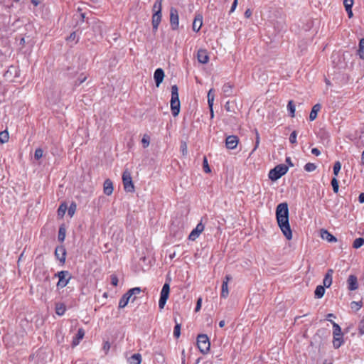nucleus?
I'll list each match as a JSON object with an SVG mask.
<instances>
[{"instance_id": "nucleus-1", "label": "nucleus", "mask_w": 364, "mask_h": 364, "mask_svg": "<svg viewBox=\"0 0 364 364\" xmlns=\"http://www.w3.org/2000/svg\"><path fill=\"white\" fill-rule=\"evenodd\" d=\"M276 218L279 227L287 240L292 238L289 221V208L287 203H279L276 208Z\"/></svg>"}, {"instance_id": "nucleus-2", "label": "nucleus", "mask_w": 364, "mask_h": 364, "mask_svg": "<svg viewBox=\"0 0 364 364\" xmlns=\"http://www.w3.org/2000/svg\"><path fill=\"white\" fill-rule=\"evenodd\" d=\"M180 100L178 97V87L174 85L171 87V109L173 117L178 115L180 112Z\"/></svg>"}, {"instance_id": "nucleus-3", "label": "nucleus", "mask_w": 364, "mask_h": 364, "mask_svg": "<svg viewBox=\"0 0 364 364\" xmlns=\"http://www.w3.org/2000/svg\"><path fill=\"white\" fill-rule=\"evenodd\" d=\"M288 166L284 164H279L274 168L271 169L269 172V178L270 180L274 181L280 178L282 176L286 174L288 171Z\"/></svg>"}, {"instance_id": "nucleus-4", "label": "nucleus", "mask_w": 364, "mask_h": 364, "mask_svg": "<svg viewBox=\"0 0 364 364\" xmlns=\"http://www.w3.org/2000/svg\"><path fill=\"white\" fill-rule=\"evenodd\" d=\"M332 324H333V345L335 348H338L343 343V333L341 332V328L338 323L332 321Z\"/></svg>"}, {"instance_id": "nucleus-5", "label": "nucleus", "mask_w": 364, "mask_h": 364, "mask_svg": "<svg viewBox=\"0 0 364 364\" xmlns=\"http://www.w3.org/2000/svg\"><path fill=\"white\" fill-rule=\"evenodd\" d=\"M197 346L203 354H206L210 350V343L205 334H200L197 337Z\"/></svg>"}, {"instance_id": "nucleus-6", "label": "nucleus", "mask_w": 364, "mask_h": 364, "mask_svg": "<svg viewBox=\"0 0 364 364\" xmlns=\"http://www.w3.org/2000/svg\"><path fill=\"white\" fill-rule=\"evenodd\" d=\"M55 277L58 278V282L57 283L58 289H63L66 287L71 279L70 273L65 270L58 272L55 274Z\"/></svg>"}, {"instance_id": "nucleus-7", "label": "nucleus", "mask_w": 364, "mask_h": 364, "mask_svg": "<svg viewBox=\"0 0 364 364\" xmlns=\"http://www.w3.org/2000/svg\"><path fill=\"white\" fill-rule=\"evenodd\" d=\"M122 182L124 188L127 192H134V186L132 181L131 173L127 171H124L122 173Z\"/></svg>"}, {"instance_id": "nucleus-8", "label": "nucleus", "mask_w": 364, "mask_h": 364, "mask_svg": "<svg viewBox=\"0 0 364 364\" xmlns=\"http://www.w3.org/2000/svg\"><path fill=\"white\" fill-rule=\"evenodd\" d=\"M170 286L168 283H165L162 287L160 299L159 301V307L163 309L169 296Z\"/></svg>"}, {"instance_id": "nucleus-9", "label": "nucleus", "mask_w": 364, "mask_h": 364, "mask_svg": "<svg viewBox=\"0 0 364 364\" xmlns=\"http://www.w3.org/2000/svg\"><path fill=\"white\" fill-rule=\"evenodd\" d=\"M170 25L173 30H177L179 25L178 12L176 8L170 9Z\"/></svg>"}, {"instance_id": "nucleus-10", "label": "nucleus", "mask_w": 364, "mask_h": 364, "mask_svg": "<svg viewBox=\"0 0 364 364\" xmlns=\"http://www.w3.org/2000/svg\"><path fill=\"white\" fill-rule=\"evenodd\" d=\"M204 225L202 223H199L196 227L191 232L188 239L190 240L194 241L196 240L200 235V234L203 231Z\"/></svg>"}, {"instance_id": "nucleus-11", "label": "nucleus", "mask_w": 364, "mask_h": 364, "mask_svg": "<svg viewBox=\"0 0 364 364\" xmlns=\"http://www.w3.org/2000/svg\"><path fill=\"white\" fill-rule=\"evenodd\" d=\"M238 137L235 135L228 136L225 139V146L228 149H234L238 144Z\"/></svg>"}, {"instance_id": "nucleus-12", "label": "nucleus", "mask_w": 364, "mask_h": 364, "mask_svg": "<svg viewBox=\"0 0 364 364\" xmlns=\"http://www.w3.org/2000/svg\"><path fill=\"white\" fill-rule=\"evenodd\" d=\"M55 256L60 262L65 263L66 250L63 246H58L55 248Z\"/></svg>"}, {"instance_id": "nucleus-13", "label": "nucleus", "mask_w": 364, "mask_h": 364, "mask_svg": "<svg viewBox=\"0 0 364 364\" xmlns=\"http://www.w3.org/2000/svg\"><path fill=\"white\" fill-rule=\"evenodd\" d=\"M230 275H226L222 284L221 297L227 298L229 294L228 291V282L231 280Z\"/></svg>"}, {"instance_id": "nucleus-14", "label": "nucleus", "mask_w": 364, "mask_h": 364, "mask_svg": "<svg viewBox=\"0 0 364 364\" xmlns=\"http://www.w3.org/2000/svg\"><path fill=\"white\" fill-rule=\"evenodd\" d=\"M348 289L350 291H355L358 288V279L356 276L351 274L347 279Z\"/></svg>"}, {"instance_id": "nucleus-15", "label": "nucleus", "mask_w": 364, "mask_h": 364, "mask_svg": "<svg viewBox=\"0 0 364 364\" xmlns=\"http://www.w3.org/2000/svg\"><path fill=\"white\" fill-rule=\"evenodd\" d=\"M197 58L199 63L206 64L209 60L208 52L205 49H200L197 53Z\"/></svg>"}, {"instance_id": "nucleus-16", "label": "nucleus", "mask_w": 364, "mask_h": 364, "mask_svg": "<svg viewBox=\"0 0 364 364\" xmlns=\"http://www.w3.org/2000/svg\"><path fill=\"white\" fill-rule=\"evenodd\" d=\"M154 78L156 87H159L160 84L163 82L164 78V72L161 68H157L154 74Z\"/></svg>"}, {"instance_id": "nucleus-17", "label": "nucleus", "mask_w": 364, "mask_h": 364, "mask_svg": "<svg viewBox=\"0 0 364 364\" xmlns=\"http://www.w3.org/2000/svg\"><path fill=\"white\" fill-rule=\"evenodd\" d=\"M161 21V13H160V9L156 11L152 16V26L154 31H157L159 25Z\"/></svg>"}, {"instance_id": "nucleus-18", "label": "nucleus", "mask_w": 364, "mask_h": 364, "mask_svg": "<svg viewBox=\"0 0 364 364\" xmlns=\"http://www.w3.org/2000/svg\"><path fill=\"white\" fill-rule=\"evenodd\" d=\"M333 270L329 269L325 274L323 284L325 287L328 288L332 284Z\"/></svg>"}, {"instance_id": "nucleus-19", "label": "nucleus", "mask_w": 364, "mask_h": 364, "mask_svg": "<svg viewBox=\"0 0 364 364\" xmlns=\"http://www.w3.org/2000/svg\"><path fill=\"white\" fill-rule=\"evenodd\" d=\"M104 193L107 196H110L113 193V183L111 180L106 179L103 186Z\"/></svg>"}, {"instance_id": "nucleus-20", "label": "nucleus", "mask_w": 364, "mask_h": 364, "mask_svg": "<svg viewBox=\"0 0 364 364\" xmlns=\"http://www.w3.org/2000/svg\"><path fill=\"white\" fill-rule=\"evenodd\" d=\"M203 25V16L201 15L196 16L193 22V30L196 32H198Z\"/></svg>"}, {"instance_id": "nucleus-21", "label": "nucleus", "mask_w": 364, "mask_h": 364, "mask_svg": "<svg viewBox=\"0 0 364 364\" xmlns=\"http://www.w3.org/2000/svg\"><path fill=\"white\" fill-rule=\"evenodd\" d=\"M84 336L85 331L82 328H79L76 336L73 339L72 346H77L80 343V341L84 338Z\"/></svg>"}, {"instance_id": "nucleus-22", "label": "nucleus", "mask_w": 364, "mask_h": 364, "mask_svg": "<svg viewBox=\"0 0 364 364\" xmlns=\"http://www.w3.org/2000/svg\"><path fill=\"white\" fill-rule=\"evenodd\" d=\"M321 237L322 239L330 242L337 241V239L326 230H321Z\"/></svg>"}, {"instance_id": "nucleus-23", "label": "nucleus", "mask_w": 364, "mask_h": 364, "mask_svg": "<svg viewBox=\"0 0 364 364\" xmlns=\"http://www.w3.org/2000/svg\"><path fill=\"white\" fill-rule=\"evenodd\" d=\"M321 105L319 103L314 105L309 114V119L314 121L316 119L318 112L321 110Z\"/></svg>"}, {"instance_id": "nucleus-24", "label": "nucleus", "mask_w": 364, "mask_h": 364, "mask_svg": "<svg viewBox=\"0 0 364 364\" xmlns=\"http://www.w3.org/2000/svg\"><path fill=\"white\" fill-rule=\"evenodd\" d=\"M343 5L346 11L348 14V17L350 18L353 17L352 6L353 5V0H343Z\"/></svg>"}, {"instance_id": "nucleus-25", "label": "nucleus", "mask_w": 364, "mask_h": 364, "mask_svg": "<svg viewBox=\"0 0 364 364\" xmlns=\"http://www.w3.org/2000/svg\"><path fill=\"white\" fill-rule=\"evenodd\" d=\"M141 289L139 287H134L129 289L127 294L131 298V301L134 302L136 299V295L140 294Z\"/></svg>"}, {"instance_id": "nucleus-26", "label": "nucleus", "mask_w": 364, "mask_h": 364, "mask_svg": "<svg viewBox=\"0 0 364 364\" xmlns=\"http://www.w3.org/2000/svg\"><path fill=\"white\" fill-rule=\"evenodd\" d=\"M141 362V356L139 353L132 355L128 359L129 364H140Z\"/></svg>"}, {"instance_id": "nucleus-27", "label": "nucleus", "mask_w": 364, "mask_h": 364, "mask_svg": "<svg viewBox=\"0 0 364 364\" xmlns=\"http://www.w3.org/2000/svg\"><path fill=\"white\" fill-rule=\"evenodd\" d=\"M129 301H131V298L127 295V293L124 294L119 300V308H124Z\"/></svg>"}, {"instance_id": "nucleus-28", "label": "nucleus", "mask_w": 364, "mask_h": 364, "mask_svg": "<svg viewBox=\"0 0 364 364\" xmlns=\"http://www.w3.org/2000/svg\"><path fill=\"white\" fill-rule=\"evenodd\" d=\"M325 294V287L318 285L316 287V290L314 291L315 297L318 299H321L323 296Z\"/></svg>"}, {"instance_id": "nucleus-29", "label": "nucleus", "mask_w": 364, "mask_h": 364, "mask_svg": "<svg viewBox=\"0 0 364 364\" xmlns=\"http://www.w3.org/2000/svg\"><path fill=\"white\" fill-rule=\"evenodd\" d=\"M222 90L225 96H227V97L230 96L232 92V85L229 82L225 83L223 86Z\"/></svg>"}, {"instance_id": "nucleus-30", "label": "nucleus", "mask_w": 364, "mask_h": 364, "mask_svg": "<svg viewBox=\"0 0 364 364\" xmlns=\"http://www.w3.org/2000/svg\"><path fill=\"white\" fill-rule=\"evenodd\" d=\"M66 308L63 303L57 304L55 306V313L58 316H63L65 312Z\"/></svg>"}, {"instance_id": "nucleus-31", "label": "nucleus", "mask_w": 364, "mask_h": 364, "mask_svg": "<svg viewBox=\"0 0 364 364\" xmlns=\"http://www.w3.org/2000/svg\"><path fill=\"white\" fill-rule=\"evenodd\" d=\"M358 54L361 59L364 60V38L360 40Z\"/></svg>"}, {"instance_id": "nucleus-32", "label": "nucleus", "mask_w": 364, "mask_h": 364, "mask_svg": "<svg viewBox=\"0 0 364 364\" xmlns=\"http://www.w3.org/2000/svg\"><path fill=\"white\" fill-rule=\"evenodd\" d=\"M364 245V238L358 237L356 238L353 244V247L355 249H358Z\"/></svg>"}, {"instance_id": "nucleus-33", "label": "nucleus", "mask_w": 364, "mask_h": 364, "mask_svg": "<svg viewBox=\"0 0 364 364\" xmlns=\"http://www.w3.org/2000/svg\"><path fill=\"white\" fill-rule=\"evenodd\" d=\"M176 325L173 329V336L176 338H179L181 335V324L177 322L176 318L174 319Z\"/></svg>"}, {"instance_id": "nucleus-34", "label": "nucleus", "mask_w": 364, "mask_h": 364, "mask_svg": "<svg viewBox=\"0 0 364 364\" xmlns=\"http://www.w3.org/2000/svg\"><path fill=\"white\" fill-rule=\"evenodd\" d=\"M68 209L67 205L65 203H62L59 206L58 209V215L59 217L63 218Z\"/></svg>"}, {"instance_id": "nucleus-35", "label": "nucleus", "mask_w": 364, "mask_h": 364, "mask_svg": "<svg viewBox=\"0 0 364 364\" xmlns=\"http://www.w3.org/2000/svg\"><path fill=\"white\" fill-rule=\"evenodd\" d=\"M287 109L290 113V116L294 117L295 116V105L292 100L289 101L287 105Z\"/></svg>"}, {"instance_id": "nucleus-36", "label": "nucleus", "mask_w": 364, "mask_h": 364, "mask_svg": "<svg viewBox=\"0 0 364 364\" xmlns=\"http://www.w3.org/2000/svg\"><path fill=\"white\" fill-rule=\"evenodd\" d=\"M9 133L7 131H2L0 132V142L1 143H6L9 141Z\"/></svg>"}, {"instance_id": "nucleus-37", "label": "nucleus", "mask_w": 364, "mask_h": 364, "mask_svg": "<svg viewBox=\"0 0 364 364\" xmlns=\"http://www.w3.org/2000/svg\"><path fill=\"white\" fill-rule=\"evenodd\" d=\"M65 238V229L63 227H60L58 231V239L60 242H63Z\"/></svg>"}, {"instance_id": "nucleus-38", "label": "nucleus", "mask_w": 364, "mask_h": 364, "mask_svg": "<svg viewBox=\"0 0 364 364\" xmlns=\"http://www.w3.org/2000/svg\"><path fill=\"white\" fill-rule=\"evenodd\" d=\"M316 168V166L315 164L314 163H307L306 164V165L304 166V170L307 172H312L314 171H315Z\"/></svg>"}, {"instance_id": "nucleus-39", "label": "nucleus", "mask_w": 364, "mask_h": 364, "mask_svg": "<svg viewBox=\"0 0 364 364\" xmlns=\"http://www.w3.org/2000/svg\"><path fill=\"white\" fill-rule=\"evenodd\" d=\"M331 183L333 192L335 193H337L338 192L339 185H338V181L336 177L332 178Z\"/></svg>"}, {"instance_id": "nucleus-40", "label": "nucleus", "mask_w": 364, "mask_h": 364, "mask_svg": "<svg viewBox=\"0 0 364 364\" xmlns=\"http://www.w3.org/2000/svg\"><path fill=\"white\" fill-rule=\"evenodd\" d=\"M213 89H210L208 93V103L210 108L213 107V101H214V95L212 93Z\"/></svg>"}, {"instance_id": "nucleus-41", "label": "nucleus", "mask_w": 364, "mask_h": 364, "mask_svg": "<svg viewBox=\"0 0 364 364\" xmlns=\"http://www.w3.org/2000/svg\"><path fill=\"white\" fill-rule=\"evenodd\" d=\"M341 168V164L340 163V161H336L334 164L333 168V174L335 175V176H338Z\"/></svg>"}, {"instance_id": "nucleus-42", "label": "nucleus", "mask_w": 364, "mask_h": 364, "mask_svg": "<svg viewBox=\"0 0 364 364\" xmlns=\"http://www.w3.org/2000/svg\"><path fill=\"white\" fill-rule=\"evenodd\" d=\"M67 210L68 215L70 217H73L76 210V204L74 203H71L70 207Z\"/></svg>"}, {"instance_id": "nucleus-43", "label": "nucleus", "mask_w": 364, "mask_h": 364, "mask_svg": "<svg viewBox=\"0 0 364 364\" xmlns=\"http://www.w3.org/2000/svg\"><path fill=\"white\" fill-rule=\"evenodd\" d=\"M161 4H162V0H156L155 3L154 4V6H153V10H154V13L156 11H159V8L160 9V13H161Z\"/></svg>"}, {"instance_id": "nucleus-44", "label": "nucleus", "mask_w": 364, "mask_h": 364, "mask_svg": "<svg viewBox=\"0 0 364 364\" xmlns=\"http://www.w3.org/2000/svg\"><path fill=\"white\" fill-rule=\"evenodd\" d=\"M350 307L352 309L358 311L362 307V304L361 302L352 301L350 303Z\"/></svg>"}, {"instance_id": "nucleus-45", "label": "nucleus", "mask_w": 364, "mask_h": 364, "mask_svg": "<svg viewBox=\"0 0 364 364\" xmlns=\"http://www.w3.org/2000/svg\"><path fill=\"white\" fill-rule=\"evenodd\" d=\"M296 136H297V132L296 131H293L289 136V141L291 144H296Z\"/></svg>"}, {"instance_id": "nucleus-46", "label": "nucleus", "mask_w": 364, "mask_h": 364, "mask_svg": "<svg viewBox=\"0 0 364 364\" xmlns=\"http://www.w3.org/2000/svg\"><path fill=\"white\" fill-rule=\"evenodd\" d=\"M203 168H204L205 172L210 173V168L208 166V160L205 156L203 158Z\"/></svg>"}, {"instance_id": "nucleus-47", "label": "nucleus", "mask_w": 364, "mask_h": 364, "mask_svg": "<svg viewBox=\"0 0 364 364\" xmlns=\"http://www.w3.org/2000/svg\"><path fill=\"white\" fill-rule=\"evenodd\" d=\"M43 156V150L41 149H37L35 151L34 157L36 160L40 159Z\"/></svg>"}, {"instance_id": "nucleus-48", "label": "nucleus", "mask_w": 364, "mask_h": 364, "mask_svg": "<svg viewBox=\"0 0 364 364\" xmlns=\"http://www.w3.org/2000/svg\"><path fill=\"white\" fill-rule=\"evenodd\" d=\"M110 279H111V284L113 286H114V287L117 286V284H118V278H117V277L115 274H112L110 276Z\"/></svg>"}, {"instance_id": "nucleus-49", "label": "nucleus", "mask_w": 364, "mask_h": 364, "mask_svg": "<svg viewBox=\"0 0 364 364\" xmlns=\"http://www.w3.org/2000/svg\"><path fill=\"white\" fill-rule=\"evenodd\" d=\"M359 333L361 335L364 334V317L360 321L358 326Z\"/></svg>"}, {"instance_id": "nucleus-50", "label": "nucleus", "mask_w": 364, "mask_h": 364, "mask_svg": "<svg viewBox=\"0 0 364 364\" xmlns=\"http://www.w3.org/2000/svg\"><path fill=\"white\" fill-rule=\"evenodd\" d=\"M141 143L143 144L144 147H147L149 145V138L148 136H144L141 139Z\"/></svg>"}, {"instance_id": "nucleus-51", "label": "nucleus", "mask_w": 364, "mask_h": 364, "mask_svg": "<svg viewBox=\"0 0 364 364\" xmlns=\"http://www.w3.org/2000/svg\"><path fill=\"white\" fill-rule=\"evenodd\" d=\"M255 134H256V140H255V146L253 151L256 150L259 144V134L257 130L255 131Z\"/></svg>"}, {"instance_id": "nucleus-52", "label": "nucleus", "mask_w": 364, "mask_h": 364, "mask_svg": "<svg viewBox=\"0 0 364 364\" xmlns=\"http://www.w3.org/2000/svg\"><path fill=\"white\" fill-rule=\"evenodd\" d=\"M110 343L109 341H105L103 344V350H105V353L107 354L109 350L110 349Z\"/></svg>"}, {"instance_id": "nucleus-53", "label": "nucleus", "mask_w": 364, "mask_h": 364, "mask_svg": "<svg viewBox=\"0 0 364 364\" xmlns=\"http://www.w3.org/2000/svg\"><path fill=\"white\" fill-rule=\"evenodd\" d=\"M181 151H182V154L183 156L187 154V145H186V144L185 142L181 144Z\"/></svg>"}, {"instance_id": "nucleus-54", "label": "nucleus", "mask_w": 364, "mask_h": 364, "mask_svg": "<svg viewBox=\"0 0 364 364\" xmlns=\"http://www.w3.org/2000/svg\"><path fill=\"white\" fill-rule=\"evenodd\" d=\"M237 1L238 0H234L233 3L232 4L231 9L230 10V13H232L235 10L237 5Z\"/></svg>"}, {"instance_id": "nucleus-55", "label": "nucleus", "mask_w": 364, "mask_h": 364, "mask_svg": "<svg viewBox=\"0 0 364 364\" xmlns=\"http://www.w3.org/2000/svg\"><path fill=\"white\" fill-rule=\"evenodd\" d=\"M311 154L315 155V156H319L321 154V151L318 149L317 148H313L311 149Z\"/></svg>"}, {"instance_id": "nucleus-56", "label": "nucleus", "mask_w": 364, "mask_h": 364, "mask_svg": "<svg viewBox=\"0 0 364 364\" xmlns=\"http://www.w3.org/2000/svg\"><path fill=\"white\" fill-rule=\"evenodd\" d=\"M200 307H201V299H199L196 304V311H199Z\"/></svg>"}, {"instance_id": "nucleus-57", "label": "nucleus", "mask_w": 364, "mask_h": 364, "mask_svg": "<svg viewBox=\"0 0 364 364\" xmlns=\"http://www.w3.org/2000/svg\"><path fill=\"white\" fill-rule=\"evenodd\" d=\"M76 33L75 32H73L70 33V36L68 38V40L69 41H73L75 39Z\"/></svg>"}, {"instance_id": "nucleus-58", "label": "nucleus", "mask_w": 364, "mask_h": 364, "mask_svg": "<svg viewBox=\"0 0 364 364\" xmlns=\"http://www.w3.org/2000/svg\"><path fill=\"white\" fill-rule=\"evenodd\" d=\"M358 200L360 203H364V193H361L359 195Z\"/></svg>"}, {"instance_id": "nucleus-59", "label": "nucleus", "mask_w": 364, "mask_h": 364, "mask_svg": "<svg viewBox=\"0 0 364 364\" xmlns=\"http://www.w3.org/2000/svg\"><path fill=\"white\" fill-rule=\"evenodd\" d=\"M286 162L289 164V166H294V164L291 162V159L290 157L286 158Z\"/></svg>"}, {"instance_id": "nucleus-60", "label": "nucleus", "mask_w": 364, "mask_h": 364, "mask_svg": "<svg viewBox=\"0 0 364 364\" xmlns=\"http://www.w3.org/2000/svg\"><path fill=\"white\" fill-rule=\"evenodd\" d=\"M225 109L228 111V112H231V109H230V102H227L225 105Z\"/></svg>"}, {"instance_id": "nucleus-61", "label": "nucleus", "mask_w": 364, "mask_h": 364, "mask_svg": "<svg viewBox=\"0 0 364 364\" xmlns=\"http://www.w3.org/2000/svg\"><path fill=\"white\" fill-rule=\"evenodd\" d=\"M86 79H87V77L85 76L83 77L82 78L78 79V82H76V84L80 85L81 83L85 82L86 80Z\"/></svg>"}, {"instance_id": "nucleus-62", "label": "nucleus", "mask_w": 364, "mask_h": 364, "mask_svg": "<svg viewBox=\"0 0 364 364\" xmlns=\"http://www.w3.org/2000/svg\"><path fill=\"white\" fill-rule=\"evenodd\" d=\"M251 11L250 9H247L245 12V17L247 18H249L250 16H251Z\"/></svg>"}, {"instance_id": "nucleus-63", "label": "nucleus", "mask_w": 364, "mask_h": 364, "mask_svg": "<svg viewBox=\"0 0 364 364\" xmlns=\"http://www.w3.org/2000/svg\"><path fill=\"white\" fill-rule=\"evenodd\" d=\"M225 321H224V320H222V321H220L219 322V326H220V328L224 327V326H225Z\"/></svg>"}, {"instance_id": "nucleus-64", "label": "nucleus", "mask_w": 364, "mask_h": 364, "mask_svg": "<svg viewBox=\"0 0 364 364\" xmlns=\"http://www.w3.org/2000/svg\"><path fill=\"white\" fill-rule=\"evenodd\" d=\"M361 164L362 165H364V151H363L362 153V156H361Z\"/></svg>"}]
</instances>
